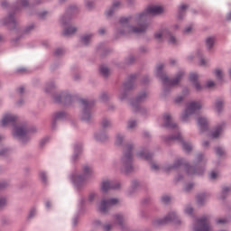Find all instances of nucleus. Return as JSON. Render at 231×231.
I'll list each match as a JSON object with an SVG mask.
<instances>
[{
  "label": "nucleus",
  "instance_id": "57",
  "mask_svg": "<svg viewBox=\"0 0 231 231\" xmlns=\"http://www.w3.org/2000/svg\"><path fill=\"white\" fill-rule=\"evenodd\" d=\"M152 171H158L159 168L156 164L152 163Z\"/></svg>",
  "mask_w": 231,
  "mask_h": 231
},
{
  "label": "nucleus",
  "instance_id": "30",
  "mask_svg": "<svg viewBox=\"0 0 231 231\" xmlns=\"http://www.w3.org/2000/svg\"><path fill=\"white\" fill-rule=\"evenodd\" d=\"M203 199H205V194L199 195L197 197V201H198L199 205H203Z\"/></svg>",
  "mask_w": 231,
  "mask_h": 231
},
{
  "label": "nucleus",
  "instance_id": "47",
  "mask_svg": "<svg viewBox=\"0 0 231 231\" xmlns=\"http://www.w3.org/2000/svg\"><path fill=\"white\" fill-rule=\"evenodd\" d=\"M86 6H87V8H93V2L87 1L86 2Z\"/></svg>",
  "mask_w": 231,
  "mask_h": 231
},
{
  "label": "nucleus",
  "instance_id": "21",
  "mask_svg": "<svg viewBox=\"0 0 231 231\" xmlns=\"http://www.w3.org/2000/svg\"><path fill=\"white\" fill-rule=\"evenodd\" d=\"M116 221L121 228L124 226V217L122 215H116Z\"/></svg>",
  "mask_w": 231,
  "mask_h": 231
},
{
  "label": "nucleus",
  "instance_id": "16",
  "mask_svg": "<svg viewBox=\"0 0 231 231\" xmlns=\"http://www.w3.org/2000/svg\"><path fill=\"white\" fill-rule=\"evenodd\" d=\"M75 32H77V28L69 26L63 31V35L65 36L73 35Z\"/></svg>",
  "mask_w": 231,
  "mask_h": 231
},
{
  "label": "nucleus",
  "instance_id": "13",
  "mask_svg": "<svg viewBox=\"0 0 231 231\" xmlns=\"http://www.w3.org/2000/svg\"><path fill=\"white\" fill-rule=\"evenodd\" d=\"M198 125L200 131H207L208 129V120L206 117L199 116L198 118Z\"/></svg>",
  "mask_w": 231,
  "mask_h": 231
},
{
  "label": "nucleus",
  "instance_id": "42",
  "mask_svg": "<svg viewBox=\"0 0 231 231\" xmlns=\"http://www.w3.org/2000/svg\"><path fill=\"white\" fill-rule=\"evenodd\" d=\"M6 205V199L0 198V208Z\"/></svg>",
  "mask_w": 231,
  "mask_h": 231
},
{
  "label": "nucleus",
  "instance_id": "48",
  "mask_svg": "<svg viewBox=\"0 0 231 231\" xmlns=\"http://www.w3.org/2000/svg\"><path fill=\"white\" fill-rule=\"evenodd\" d=\"M192 32V26H189L184 30V33H190Z\"/></svg>",
  "mask_w": 231,
  "mask_h": 231
},
{
  "label": "nucleus",
  "instance_id": "17",
  "mask_svg": "<svg viewBox=\"0 0 231 231\" xmlns=\"http://www.w3.org/2000/svg\"><path fill=\"white\" fill-rule=\"evenodd\" d=\"M215 109L217 113H221V111H223V100L218 99L216 101Z\"/></svg>",
  "mask_w": 231,
  "mask_h": 231
},
{
  "label": "nucleus",
  "instance_id": "22",
  "mask_svg": "<svg viewBox=\"0 0 231 231\" xmlns=\"http://www.w3.org/2000/svg\"><path fill=\"white\" fill-rule=\"evenodd\" d=\"M215 39L213 37H209L206 40V44L208 49L212 48L214 46Z\"/></svg>",
  "mask_w": 231,
  "mask_h": 231
},
{
  "label": "nucleus",
  "instance_id": "43",
  "mask_svg": "<svg viewBox=\"0 0 231 231\" xmlns=\"http://www.w3.org/2000/svg\"><path fill=\"white\" fill-rule=\"evenodd\" d=\"M89 118H90V115H89V113H88V112H84V114H83V120H89Z\"/></svg>",
  "mask_w": 231,
  "mask_h": 231
},
{
  "label": "nucleus",
  "instance_id": "51",
  "mask_svg": "<svg viewBox=\"0 0 231 231\" xmlns=\"http://www.w3.org/2000/svg\"><path fill=\"white\" fill-rule=\"evenodd\" d=\"M22 6H28V0H21Z\"/></svg>",
  "mask_w": 231,
  "mask_h": 231
},
{
  "label": "nucleus",
  "instance_id": "19",
  "mask_svg": "<svg viewBox=\"0 0 231 231\" xmlns=\"http://www.w3.org/2000/svg\"><path fill=\"white\" fill-rule=\"evenodd\" d=\"M139 158H143V160H151L152 155L151 153H148L147 151L145 152H141L138 153Z\"/></svg>",
  "mask_w": 231,
  "mask_h": 231
},
{
  "label": "nucleus",
  "instance_id": "24",
  "mask_svg": "<svg viewBox=\"0 0 231 231\" xmlns=\"http://www.w3.org/2000/svg\"><path fill=\"white\" fill-rule=\"evenodd\" d=\"M100 73H102V75H104V77H107V75H109V69H107L105 66H101L100 67Z\"/></svg>",
  "mask_w": 231,
  "mask_h": 231
},
{
  "label": "nucleus",
  "instance_id": "58",
  "mask_svg": "<svg viewBox=\"0 0 231 231\" xmlns=\"http://www.w3.org/2000/svg\"><path fill=\"white\" fill-rule=\"evenodd\" d=\"M228 191H230V188L226 187V188L223 189V193L224 194H226V192H228Z\"/></svg>",
  "mask_w": 231,
  "mask_h": 231
},
{
  "label": "nucleus",
  "instance_id": "25",
  "mask_svg": "<svg viewBox=\"0 0 231 231\" xmlns=\"http://www.w3.org/2000/svg\"><path fill=\"white\" fill-rule=\"evenodd\" d=\"M215 76L217 79H218V80H221L223 79V71H221L219 69H217L215 70Z\"/></svg>",
  "mask_w": 231,
  "mask_h": 231
},
{
  "label": "nucleus",
  "instance_id": "29",
  "mask_svg": "<svg viewBox=\"0 0 231 231\" xmlns=\"http://www.w3.org/2000/svg\"><path fill=\"white\" fill-rule=\"evenodd\" d=\"M183 162V159H180V160H178L176 162H175V165L171 167L170 169H165L166 171H171V169H174V167H178L180 165H181V163Z\"/></svg>",
  "mask_w": 231,
  "mask_h": 231
},
{
  "label": "nucleus",
  "instance_id": "61",
  "mask_svg": "<svg viewBox=\"0 0 231 231\" xmlns=\"http://www.w3.org/2000/svg\"><path fill=\"white\" fill-rule=\"evenodd\" d=\"M206 64H207V61L204 59H202L200 60V66H205Z\"/></svg>",
  "mask_w": 231,
  "mask_h": 231
},
{
  "label": "nucleus",
  "instance_id": "12",
  "mask_svg": "<svg viewBox=\"0 0 231 231\" xmlns=\"http://www.w3.org/2000/svg\"><path fill=\"white\" fill-rule=\"evenodd\" d=\"M163 120H164L165 127H169L170 129H176L177 125L176 123L172 122V118L171 117V115L169 114L164 115Z\"/></svg>",
  "mask_w": 231,
  "mask_h": 231
},
{
  "label": "nucleus",
  "instance_id": "62",
  "mask_svg": "<svg viewBox=\"0 0 231 231\" xmlns=\"http://www.w3.org/2000/svg\"><path fill=\"white\" fill-rule=\"evenodd\" d=\"M104 33H106V30L105 29H99V34L104 35Z\"/></svg>",
  "mask_w": 231,
  "mask_h": 231
},
{
  "label": "nucleus",
  "instance_id": "37",
  "mask_svg": "<svg viewBox=\"0 0 231 231\" xmlns=\"http://www.w3.org/2000/svg\"><path fill=\"white\" fill-rule=\"evenodd\" d=\"M216 152L217 156H223V154L225 153V152L223 151V148H217Z\"/></svg>",
  "mask_w": 231,
  "mask_h": 231
},
{
  "label": "nucleus",
  "instance_id": "15",
  "mask_svg": "<svg viewBox=\"0 0 231 231\" xmlns=\"http://www.w3.org/2000/svg\"><path fill=\"white\" fill-rule=\"evenodd\" d=\"M189 80L193 82L197 91H201V89H203V87H201V85H199V82H198V74L196 73L189 74Z\"/></svg>",
  "mask_w": 231,
  "mask_h": 231
},
{
  "label": "nucleus",
  "instance_id": "28",
  "mask_svg": "<svg viewBox=\"0 0 231 231\" xmlns=\"http://www.w3.org/2000/svg\"><path fill=\"white\" fill-rule=\"evenodd\" d=\"M90 41H91V35H86L82 38L83 44H89Z\"/></svg>",
  "mask_w": 231,
  "mask_h": 231
},
{
  "label": "nucleus",
  "instance_id": "4",
  "mask_svg": "<svg viewBox=\"0 0 231 231\" xmlns=\"http://www.w3.org/2000/svg\"><path fill=\"white\" fill-rule=\"evenodd\" d=\"M194 231H212V227H210V217H202L200 219L197 220Z\"/></svg>",
  "mask_w": 231,
  "mask_h": 231
},
{
  "label": "nucleus",
  "instance_id": "60",
  "mask_svg": "<svg viewBox=\"0 0 231 231\" xmlns=\"http://www.w3.org/2000/svg\"><path fill=\"white\" fill-rule=\"evenodd\" d=\"M63 116H64L63 113H58L56 116V118H62Z\"/></svg>",
  "mask_w": 231,
  "mask_h": 231
},
{
  "label": "nucleus",
  "instance_id": "52",
  "mask_svg": "<svg viewBox=\"0 0 231 231\" xmlns=\"http://www.w3.org/2000/svg\"><path fill=\"white\" fill-rule=\"evenodd\" d=\"M6 152H8V149H4V150L0 151V156H5L6 154Z\"/></svg>",
  "mask_w": 231,
  "mask_h": 231
},
{
  "label": "nucleus",
  "instance_id": "32",
  "mask_svg": "<svg viewBox=\"0 0 231 231\" xmlns=\"http://www.w3.org/2000/svg\"><path fill=\"white\" fill-rule=\"evenodd\" d=\"M83 171H84V172H85L86 175L91 174V172H93V171L91 170V168H89L88 166H84Z\"/></svg>",
  "mask_w": 231,
  "mask_h": 231
},
{
  "label": "nucleus",
  "instance_id": "23",
  "mask_svg": "<svg viewBox=\"0 0 231 231\" xmlns=\"http://www.w3.org/2000/svg\"><path fill=\"white\" fill-rule=\"evenodd\" d=\"M4 24H15V19L14 18V15L10 14L8 17V21H4Z\"/></svg>",
  "mask_w": 231,
  "mask_h": 231
},
{
  "label": "nucleus",
  "instance_id": "63",
  "mask_svg": "<svg viewBox=\"0 0 231 231\" xmlns=\"http://www.w3.org/2000/svg\"><path fill=\"white\" fill-rule=\"evenodd\" d=\"M125 89H131V86L128 83L125 84Z\"/></svg>",
  "mask_w": 231,
  "mask_h": 231
},
{
  "label": "nucleus",
  "instance_id": "18",
  "mask_svg": "<svg viewBox=\"0 0 231 231\" xmlns=\"http://www.w3.org/2000/svg\"><path fill=\"white\" fill-rule=\"evenodd\" d=\"M119 5H120V2L114 3L112 9L106 12V17H110V15H113V12H115L116 8H118Z\"/></svg>",
  "mask_w": 231,
  "mask_h": 231
},
{
  "label": "nucleus",
  "instance_id": "14",
  "mask_svg": "<svg viewBox=\"0 0 231 231\" xmlns=\"http://www.w3.org/2000/svg\"><path fill=\"white\" fill-rule=\"evenodd\" d=\"M120 187V184L116 183V185L113 184V182L109 180H104L102 182V190L103 192H107L109 189H118Z\"/></svg>",
  "mask_w": 231,
  "mask_h": 231
},
{
  "label": "nucleus",
  "instance_id": "46",
  "mask_svg": "<svg viewBox=\"0 0 231 231\" xmlns=\"http://www.w3.org/2000/svg\"><path fill=\"white\" fill-rule=\"evenodd\" d=\"M185 212H186V214L190 215V214H192V212H194V209H192V208H190V207H188V208H186Z\"/></svg>",
  "mask_w": 231,
  "mask_h": 231
},
{
  "label": "nucleus",
  "instance_id": "39",
  "mask_svg": "<svg viewBox=\"0 0 231 231\" xmlns=\"http://www.w3.org/2000/svg\"><path fill=\"white\" fill-rule=\"evenodd\" d=\"M40 179L42 180V181H43V183H46V173L40 172Z\"/></svg>",
  "mask_w": 231,
  "mask_h": 231
},
{
  "label": "nucleus",
  "instance_id": "53",
  "mask_svg": "<svg viewBox=\"0 0 231 231\" xmlns=\"http://www.w3.org/2000/svg\"><path fill=\"white\" fill-rule=\"evenodd\" d=\"M194 186L192 184H188L185 188V190L189 191L190 189H192Z\"/></svg>",
  "mask_w": 231,
  "mask_h": 231
},
{
  "label": "nucleus",
  "instance_id": "9",
  "mask_svg": "<svg viewBox=\"0 0 231 231\" xmlns=\"http://www.w3.org/2000/svg\"><path fill=\"white\" fill-rule=\"evenodd\" d=\"M181 77H183V72L179 73L175 79H168L167 76H162L161 79H162L164 86L171 88L172 86L178 85L180 80H181Z\"/></svg>",
  "mask_w": 231,
  "mask_h": 231
},
{
  "label": "nucleus",
  "instance_id": "8",
  "mask_svg": "<svg viewBox=\"0 0 231 231\" xmlns=\"http://www.w3.org/2000/svg\"><path fill=\"white\" fill-rule=\"evenodd\" d=\"M174 140H178V142L181 143L182 149L186 152H190L192 151V145L189 143L183 141L181 134H178L176 136L169 137L166 139V142L168 143H171V142H174Z\"/></svg>",
  "mask_w": 231,
  "mask_h": 231
},
{
  "label": "nucleus",
  "instance_id": "27",
  "mask_svg": "<svg viewBox=\"0 0 231 231\" xmlns=\"http://www.w3.org/2000/svg\"><path fill=\"white\" fill-rule=\"evenodd\" d=\"M81 104H83V106H85L86 109H88V107H91L93 106L92 102H89L86 99H82Z\"/></svg>",
  "mask_w": 231,
  "mask_h": 231
},
{
  "label": "nucleus",
  "instance_id": "5",
  "mask_svg": "<svg viewBox=\"0 0 231 231\" xmlns=\"http://www.w3.org/2000/svg\"><path fill=\"white\" fill-rule=\"evenodd\" d=\"M156 41L162 42L163 41V39H168V42H170V44H178V41L176 40V38L171 34V32H169V31L167 30H162V31H158L155 35H154Z\"/></svg>",
  "mask_w": 231,
  "mask_h": 231
},
{
  "label": "nucleus",
  "instance_id": "35",
  "mask_svg": "<svg viewBox=\"0 0 231 231\" xmlns=\"http://www.w3.org/2000/svg\"><path fill=\"white\" fill-rule=\"evenodd\" d=\"M228 220L226 218H218L217 220V225H225V223H227Z\"/></svg>",
  "mask_w": 231,
  "mask_h": 231
},
{
  "label": "nucleus",
  "instance_id": "31",
  "mask_svg": "<svg viewBox=\"0 0 231 231\" xmlns=\"http://www.w3.org/2000/svg\"><path fill=\"white\" fill-rule=\"evenodd\" d=\"M123 140H124V137L121 134H117L116 139V143L117 145H120V144H122Z\"/></svg>",
  "mask_w": 231,
  "mask_h": 231
},
{
  "label": "nucleus",
  "instance_id": "34",
  "mask_svg": "<svg viewBox=\"0 0 231 231\" xmlns=\"http://www.w3.org/2000/svg\"><path fill=\"white\" fill-rule=\"evenodd\" d=\"M214 86H216V83L212 80H209L207 82L206 88H208L209 89L214 88Z\"/></svg>",
  "mask_w": 231,
  "mask_h": 231
},
{
  "label": "nucleus",
  "instance_id": "11",
  "mask_svg": "<svg viewBox=\"0 0 231 231\" xmlns=\"http://www.w3.org/2000/svg\"><path fill=\"white\" fill-rule=\"evenodd\" d=\"M170 221L178 223V217L176 216V213H170L164 219L157 220L155 225H165L166 223H170Z\"/></svg>",
  "mask_w": 231,
  "mask_h": 231
},
{
  "label": "nucleus",
  "instance_id": "7",
  "mask_svg": "<svg viewBox=\"0 0 231 231\" xmlns=\"http://www.w3.org/2000/svg\"><path fill=\"white\" fill-rule=\"evenodd\" d=\"M14 136L19 138L22 142H25L28 140V136L30 134V130H27L24 126H16L13 132Z\"/></svg>",
  "mask_w": 231,
  "mask_h": 231
},
{
  "label": "nucleus",
  "instance_id": "56",
  "mask_svg": "<svg viewBox=\"0 0 231 231\" xmlns=\"http://www.w3.org/2000/svg\"><path fill=\"white\" fill-rule=\"evenodd\" d=\"M181 100H183V97H177V98L175 99V102H176L177 104H180V102H181Z\"/></svg>",
  "mask_w": 231,
  "mask_h": 231
},
{
  "label": "nucleus",
  "instance_id": "3",
  "mask_svg": "<svg viewBox=\"0 0 231 231\" xmlns=\"http://www.w3.org/2000/svg\"><path fill=\"white\" fill-rule=\"evenodd\" d=\"M202 106L200 102H190L189 103L184 114L182 115V120L183 122H187L189 116L190 115H196L199 109H201Z\"/></svg>",
  "mask_w": 231,
  "mask_h": 231
},
{
  "label": "nucleus",
  "instance_id": "6",
  "mask_svg": "<svg viewBox=\"0 0 231 231\" xmlns=\"http://www.w3.org/2000/svg\"><path fill=\"white\" fill-rule=\"evenodd\" d=\"M118 204L117 199H110L108 200L102 199L101 203L98 206L99 212L106 214L111 208V207H115V205Z\"/></svg>",
  "mask_w": 231,
  "mask_h": 231
},
{
  "label": "nucleus",
  "instance_id": "64",
  "mask_svg": "<svg viewBox=\"0 0 231 231\" xmlns=\"http://www.w3.org/2000/svg\"><path fill=\"white\" fill-rule=\"evenodd\" d=\"M198 160H199V162H201L203 160V155L199 154L198 155Z\"/></svg>",
  "mask_w": 231,
  "mask_h": 231
},
{
  "label": "nucleus",
  "instance_id": "41",
  "mask_svg": "<svg viewBox=\"0 0 231 231\" xmlns=\"http://www.w3.org/2000/svg\"><path fill=\"white\" fill-rule=\"evenodd\" d=\"M210 180H216V178H217V172L216 171H211V173L209 174Z\"/></svg>",
  "mask_w": 231,
  "mask_h": 231
},
{
  "label": "nucleus",
  "instance_id": "40",
  "mask_svg": "<svg viewBox=\"0 0 231 231\" xmlns=\"http://www.w3.org/2000/svg\"><path fill=\"white\" fill-rule=\"evenodd\" d=\"M162 203H169V201H171V197L164 196L162 198Z\"/></svg>",
  "mask_w": 231,
  "mask_h": 231
},
{
  "label": "nucleus",
  "instance_id": "20",
  "mask_svg": "<svg viewBox=\"0 0 231 231\" xmlns=\"http://www.w3.org/2000/svg\"><path fill=\"white\" fill-rule=\"evenodd\" d=\"M221 133H223V126L217 127L216 130L212 133V138H217Z\"/></svg>",
  "mask_w": 231,
  "mask_h": 231
},
{
  "label": "nucleus",
  "instance_id": "59",
  "mask_svg": "<svg viewBox=\"0 0 231 231\" xmlns=\"http://www.w3.org/2000/svg\"><path fill=\"white\" fill-rule=\"evenodd\" d=\"M2 6H3V8H6V6H8V3L6 1H3Z\"/></svg>",
  "mask_w": 231,
  "mask_h": 231
},
{
  "label": "nucleus",
  "instance_id": "2",
  "mask_svg": "<svg viewBox=\"0 0 231 231\" xmlns=\"http://www.w3.org/2000/svg\"><path fill=\"white\" fill-rule=\"evenodd\" d=\"M133 145H127L125 149V155L123 157V163L125 167V172H131L133 171Z\"/></svg>",
  "mask_w": 231,
  "mask_h": 231
},
{
  "label": "nucleus",
  "instance_id": "54",
  "mask_svg": "<svg viewBox=\"0 0 231 231\" xmlns=\"http://www.w3.org/2000/svg\"><path fill=\"white\" fill-rule=\"evenodd\" d=\"M82 180H84V177L78 176L77 179H74V181H82Z\"/></svg>",
  "mask_w": 231,
  "mask_h": 231
},
{
  "label": "nucleus",
  "instance_id": "44",
  "mask_svg": "<svg viewBox=\"0 0 231 231\" xmlns=\"http://www.w3.org/2000/svg\"><path fill=\"white\" fill-rule=\"evenodd\" d=\"M164 68V65L163 64H160L158 67H157V73L158 75H160V73H162V70Z\"/></svg>",
  "mask_w": 231,
  "mask_h": 231
},
{
  "label": "nucleus",
  "instance_id": "1",
  "mask_svg": "<svg viewBox=\"0 0 231 231\" xmlns=\"http://www.w3.org/2000/svg\"><path fill=\"white\" fill-rule=\"evenodd\" d=\"M163 14V7L160 5H150L146 8L145 12L136 16V22L139 23L138 27H131V18H121L120 24L124 26L127 33H143L147 30V25L143 24L147 19L151 18L152 15H160Z\"/></svg>",
  "mask_w": 231,
  "mask_h": 231
},
{
  "label": "nucleus",
  "instance_id": "26",
  "mask_svg": "<svg viewBox=\"0 0 231 231\" xmlns=\"http://www.w3.org/2000/svg\"><path fill=\"white\" fill-rule=\"evenodd\" d=\"M187 8H189V6L187 5H181L179 8V15L180 18H181V15L183 14V12H185V10H187Z\"/></svg>",
  "mask_w": 231,
  "mask_h": 231
},
{
  "label": "nucleus",
  "instance_id": "45",
  "mask_svg": "<svg viewBox=\"0 0 231 231\" xmlns=\"http://www.w3.org/2000/svg\"><path fill=\"white\" fill-rule=\"evenodd\" d=\"M146 97H147V94H142L137 97V102H142V100H143V98H145Z\"/></svg>",
  "mask_w": 231,
  "mask_h": 231
},
{
  "label": "nucleus",
  "instance_id": "50",
  "mask_svg": "<svg viewBox=\"0 0 231 231\" xmlns=\"http://www.w3.org/2000/svg\"><path fill=\"white\" fill-rule=\"evenodd\" d=\"M111 228H113V226H111V225H106L104 226L105 231H109V230H111Z\"/></svg>",
  "mask_w": 231,
  "mask_h": 231
},
{
  "label": "nucleus",
  "instance_id": "10",
  "mask_svg": "<svg viewBox=\"0 0 231 231\" xmlns=\"http://www.w3.org/2000/svg\"><path fill=\"white\" fill-rule=\"evenodd\" d=\"M16 120L17 116L12 114L5 115L1 121L2 127H6V125H10V124H14Z\"/></svg>",
  "mask_w": 231,
  "mask_h": 231
},
{
  "label": "nucleus",
  "instance_id": "38",
  "mask_svg": "<svg viewBox=\"0 0 231 231\" xmlns=\"http://www.w3.org/2000/svg\"><path fill=\"white\" fill-rule=\"evenodd\" d=\"M136 125V121L128 122V129H133Z\"/></svg>",
  "mask_w": 231,
  "mask_h": 231
},
{
  "label": "nucleus",
  "instance_id": "36",
  "mask_svg": "<svg viewBox=\"0 0 231 231\" xmlns=\"http://www.w3.org/2000/svg\"><path fill=\"white\" fill-rule=\"evenodd\" d=\"M109 125H111V123L109 122V120H107V119L103 120V122H102L103 127H109Z\"/></svg>",
  "mask_w": 231,
  "mask_h": 231
},
{
  "label": "nucleus",
  "instance_id": "33",
  "mask_svg": "<svg viewBox=\"0 0 231 231\" xmlns=\"http://www.w3.org/2000/svg\"><path fill=\"white\" fill-rule=\"evenodd\" d=\"M194 171L193 167H189V169L188 170L189 174H201L199 171Z\"/></svg>",
  "mask_w": 231,
  "mask_h": 231
},
{
  "label": "nucleus",
  "instance_id": "55",
  "mask_svg": "<svg viewBox=\"0 0 231 231\" xmlns=\"http://www.w3.org/2000/svg\"><path fill=\"white\" fill-rule=\"evenodd\" d=\"M95 196H96V195L93 194V193L90 194V195L88 196V200H89V201H93V199H95Z\"/></svg>",
  "mask_w": 231,
  "mask_h": 231
},
{
  "label": "nucleus",
  "instance_id": "49",
  "mask_svg": "<svg viewBox=\"0 0 231 231\" xmlns=\"http://www.w3.org/2000/svg\"><path fill=\"white\" fill-rule=\"evenodd\" d=\"M63 51H64L62 49H58V50L55 51V54L56 55H62Z\"/></svg>",
  "mask_w": 231,
  "mask_h": 231
}]
</instances>
